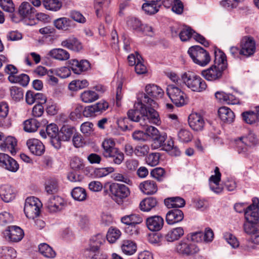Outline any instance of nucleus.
Listing matches in <instances>:
<instances>
[{
    "label": "nucleus",
    "instance_id": "f257e3e1",
    "mask_svg": "<svg viewBox=\"0 0 259 259\" xmlns=\"http://www.w3.org/2000/svg\"><path fill=\"white\" fill-rule=\"evenodd\" d=\"M227 68L226 55L220 50H215L213 64L209 68L203 70L201 75L208 81H219L222 78L223 72Z\"/></svg>",
    "mask_w": 259,
    "mask_h": 259
},
{
    "label": "nucleus",
    "instance_id": "f03ea898",
    "mask_svg": "<svg viewBox=\"0 0 259 259\" xmlns=\"http://www.w3.org/2000/svg\"><path fill=\"white\" fill-rule=\"evenodd\" d=\"M163 90L155 84H148L145 87V93H140L137 95V100L143 104L157 107L156 100L161 98L163 95Z\"/></svg>",
    "mask_w": 259,
    "mask_h": 259
},
{
    "label": "nucleus",
    "instance_id": "7ed1b4c3",
    "mask_svg": "<svg viewBox=\"0 0 259 259\" xmlns=\"http://www.w3.org/2000/svg\"><path fill=\"white\" fill-rule=\"evenodd\" d=\"M181 78L183 83L193 92H202L207 88L205 81L192 72H185Z\"/></svg>",
    "mask_w": 259,
    "mask_h": 259
},
{
    "label": "nucleus",
    "instance_id": "20e7f679",
    "mask_svg": "<svg viewBox=\"0 0 259 259\" xmlns=\"http://www.w3.org/2000/svg\"><path fill=\"white\" fill-rule=\"evenodd\" d=\"M188 53L193 61L201 66H205L210 61L209 53L199 46L190 47Z\"/></svg>",
    "mask_w": 259,
    "mask_h": 259
},
{
    "label": "nucleus",
    "instance_id": "39448f33",
    "mask_svg": "<svg viewBox=\"0 0 259 259\" xmlns=\"http://www.w3.org/2000/svg\"><path fill=\"white\" fill-rule=\"evenodd\" d=\"M199 250V247L187 237L178 242L175 247L176 252L183 256L193 255L198 253Z\"/></svg>",
    "mask_w": 259,
    "mask_h": 259
},
{
    "label": "nucleus",
    "instance_id": "423d86ee",
    "mask_svg": "<svg viewBox=\"0 0 259 259\" xmlns=\"http://www.w3.org/2000/svg\"><path fill=\"white\" fill-rule=\"evenodd\" d=\"M41 206L42 204L37 198L34 196L27 198L24 207L26 216L29 219H34L39 215Z\"/></svg>",
    "mask_w": 259,
    "mask_h": 259
},
{
    "label": "nucleus",
    "instance_id": "0eeeda50",
    "mask_svg": "<svg viewBox=\"0 0 259 259\" xmlns=\"http://www.w3.org/2000/svg\"><path fill=\"white\" fill-rule=\"evenodd\" d=\"M166 94L171 102L177 107H181L186 104V95L175 84H169L166 88Z\"/></svg>",
    "mask_w": 259,
    "mask_h": 259
},
{
    "label": "nucleus",
    "instance_id": "6e6552de",
    "mask_svg": "<svg viewBox=\"0 0 259 259\" xmlns=\"http://www.w3.org/2000/svg\"><path fill=\"white\" fill-rule=\"evenodd\" d=\"M237 151L239 153H245L247 147L254 146L257 144L258 140L255 135L250 132L246 137H241L235 140Z\"/></svg>",
    "mask_w": 259,
    "mask_h": 259
},
{
    "label": "nucleus",
    "instance_id": "1a4fd4ad",
    "mask_svg": "<svg viewBox=\"0 0 259 259\" xmlns=\"http://www.w3.org/2000/svg\"><path fill=\"white\" fill-rule=\"evenodd\" d=\"M171 0H149L142 5V9L145 14L152 15L157 13L162 5L169 8L171 5Z\"/></svg>",
    "mask_w": 259,
    "mask_h": 259
},
{
    "label": "nucleus",
    "instance_id": "9d476101",
    "mask_svg": "<svg viewBox=\"0 0 259 259\" xmlns=\"http://www.w3.org/2000/svg\"><path fill=\"white\" fill-rule=\"evenodd\" d=\"M109 191L111 197L116 201L127 198L131 193L128 187L124 184L116 183L110 185Z\"/></svg>",
    "mask_w": 259,
    "mask_h": 259
},
{
    "label": "nucleus",
    "instance_id": "9b49d317",
    "mask_svg": "<svg viewBox=\"0 0 259 259\" xmlns=\"http://www.w3.org/2000/svg\"><path fill=\"white\" fill-rule=\"evenodd\" d=\"M145 106L143 102L137 100V102L134 105V109H130L127 112L128 118L133 121L143 123L144 115L147 113Z\"/></svg>",
    "mask_w": 259,
    "mask_h": 259
},
{
    "label": "nucleus",
    "instance_id": "f8f14e48",
    "mask_svg": "<svg viewBox=\"0 0 259 259\" xmlns=\"http://www.w3.org/2000/svg\"><path fill=\"white\" fill-rule=\"evenodd\" d=\"M108 107V102L104 100L100 101L94 105L84 108L83 115L87 117L96 116L106 111Z\"/></svg>",
    "mask_w": 259,
    "mask_h": 259
},
{
    "label": "nucleus",
    "instance_id": "ddd939ff",
    "mask_svg": "<svg viewBox=\"0 0 259 259\" xmlns=\"http://www.w3.org/2000/svg\"><path fill=\"white\" fill-rule=\"evenodd\" d=\"M259 200L257 198L252 199V204L248 206L245 211L246 221L255 222L259 225Z\"/></svg>",
    "mask_w": 259,
    "mask_h": 259
},
{
    "label": "nucleus",
    "instance_id": "4468645a",
    "mask_svg": "<svg viewBox=\"0 0 259 259\" xmlns=\"http://www.w3.org/2000/svg\"><path fill=\"white\" fill-rule=\"evenodd\" d=\"M47 135L50 138V143L52 146L58 150L62 147V143L59 140L58 135L59 131L57 125L55 123L48 125L46 128Z\"/></svg>",
    "mask_w": 259,
    "mask_h": 259
},
{
    "label": "nucleus",
    "instance_id": "2eb2a0df",
    "mask_svg": "<svg viewBox=\"0 0 259 259\" xmlns=\"http://www.w3.org/2000/svg\"><path fill=\"white\" fill-rule=\"evenodd\" d=\"M0 166L12 172H16L19 167L17 162L9 155L0 153Z\"/></svg>",
    "mask_w": 259,
    "mask_h": 259
},
{
    "label": "nucleus",
    "instance_id": "dca6fc26",
    "mask_svg": "<svg viewBox=\"0 0 259 259\" xmlns=\"http://www.w3.org/2000/svg\"><path fill=\"white\" fill-rule=\"evenodd\" d=\"M4 235L7 239L14 242L21 241L24 237L22 229L16 226H11L8 227L5 231Z\"/></svg>",
    "mask_w": 259,
    "mask_h": 259
},
{
    "label": "nucleus",
    "instance_id": "f3484780",
    "mask_svg": "<svg viewBox=\"0 0 259 259\" xmlns=\"http://www.w3.org/2000/svg\"><path fill=\"white\" fill-rule=\"evenodd\" d=\"M240 47L241 55L250 57L255 52V42L252 37H244L241 41Z\"/></svg>",
    "mask_w": 259,
    "mask_h": 259
},
{
    "label": "nucleus",
    "instance_id": "a211bd4d",
    "mask_svg": "<svg viewBox=\"0 0 259 259\" xmlns=\"http://www.w3.org/2000/svg\"><path fill=\"white\" fill-rule=\"evenodd\" d=\"M46 207L51 212H56L62 209L64 201L59 196H51L46 204Z\"/></svg>",
    "mask_w": 259,
    "mask_h": 259
},
{
    "label": "nucleus",
    "instance_id": "6ab92c4d",
    "mask_svg": "<svg viewBox=\"0 0 259 259\" xmlns=\"http://www.w3.org/2000/svg\"><path fill=\"white\" fill-rule=\"evenodd\" d=\"M190 127L195 131H200L203 129L205 122L203 117L197 113H191L188 117Z\"/></svg>",
    "mask_w": 259,
    "mask_h": 259
},
{
    "label": "nucleus",
    "instance_id": "aec40b11",
    "mask_svg": "<svg viewBox=\"0 0 259 259\" xmlns=\"http://www.w3.org/2000/svg\"><path fill=\"white\" fill-rule=\"evenodd\" d=\"M26 145L30 152L35 155L41 156L45 151L44 145L38 139H29L27 141Z\"/></svg>",
    "mask_w": 259,
    "mask_h": 259
},
{
    "label": "nucleus",
    "instance_id": "412c9836",
    "mask_svg": "<svg viewBox=\"0 0 259 259\" xmlns=\"http://www.w3.org/2000/svg\"><path fill=\"white\" fill-rule=\"evenodd\" d=\"M152 106L146 104L145 108L146 110V114L144 115L143 122L147 121L149 123H152L156 125L160 124L161 121L160 120L158 113L156 111L155 108Z\"/></svg>",
    "mask_w": 259,
    "mask_h": 259
},
{
    "label": "nucleus",
    "instance_id": "4be33fe9",
    "mask_svg": "<svg viewBox=\"0 0 259 259\" xmlns=\"http://www.w3.org/2000/svg\"><path fill=\"white\" fill-rule=\"evenodd\" d=\"M105 242L104 235L100 233L94 235L90 239L88 247L85 249V251L96 252L99 249L101 245Z\"/></svg>",
    "mask_w": 259,
    "mask_h": 259
},
{
    "label": "nucleus",
    "instance_id": "5701e85b",
    "mask_svg": "<svg viewBox=\"0 0 259 259\" xmlns=\"http://www.w3.org/2000/svg\"><path fill=\"white\" fill-rule=\"evenodd\" d=\"M16 191L14 188L9 185H3L0 186V197L5 202L13 200L16 196Z\"/></svg>",
    "mask_w": 259,
    "mask_h": 259
},
{
    "label": "nucleus",
    "instance_id": "b1692460",
    "mask_svg": "<svg viewBox=\"0 0 259 259\" xmlns=\"http://www.w3.org/2000/svg\"><path fill=\"white\" fill-rule=\"evenodd\" d=\"M69 64L71 70L77 74L88 70L90 67L89 62L86 60L78 61L76 59H72L69 61Z\"/></svg>",
    "mask_w": 259,
    "mask_h": 259
},
{
    "label": "nucleus",
    "instance_id": "393cba45",
    "mask_svg": "<svg viewBox=\"0 0 259 259\" xmlns=\"http://www.w3.org/2000/svg\"><path fill=\"white\" fill-rule=\"evenodd\" d=\"M54 26L59 30L68 31L75 27L72 20L67 17H60L53 21Z\"/></svg>",
    "mask_w": 259,
    "mask_h": 259
},
{
    "label": "nucleus",
    "instance_id": "a878e982",
    "mask_svg": "<svg viewBox=\"0 0 259 259\" xmlns=\"http://www.w3.org/2000/svg\"><path fill=\"white\" fill-rule=\"evenodd\" d=\"M35 9L30 3L23 2L18 9V14L21 19H31L35 15Z\"/></svg>",
    "mask_w": 259,
    "mask_h": 259
},
{
    "label": "nucleus",
    "instance_id": "bb28decb",
    "mask_svg": "<svg viewBox=\"0 0 259 259\" xmlns=\"http://www.w3.org/2000/svg\"><path fill=\"white\" fill-rule=\"evenodd\" d=\"M75 132L76 129L74 127L68 124L63 125L59 132V140L61 143L62 141H69Z\"/></svg>",
    "mask_w": 259,
    "mask_h": 259
},
{
    "label": "nucleus",
    "instance_id": "cd10ccee",
    "mask_svg": "<svg viewBox=\"0 0 259 259\" xmlns=\"http://www.w3.org/2000/svg\"><path fill=\"white\" fill-rule=\"evenodd\" d=\"M164 224L163 219L159 215L148 218L146 220L147 228L151 231H158L161 229Z\"/></svg>",
    "mask_w": 259,
    "mask_h": 259
},
{
    "label": "nucleus",
    "instance_id": "c85d7f7f",
    "mask_svg": "<svg viewBox=\"0 0 259 259\" xmlns=\"http://www.w3.org/2000/svg\"><path fill=\"white\" fill-rule=\"evenodd\" d=\"M17 145L16 139L14 137L8 136L5 138L4 144L0 148L5 152H10L11 155L14 156L17 153Z\"/></svg>",
    "mask_w": 259,
    "mask_h": 259
},
{
    "label": "nucleus",
    "instance_id": "c756f323",
    "mask_svg": "<svg viewBox=\"0 0 259 259\" xmlns=\"http://www.w3.org/2000/svg\"><path fill=\"white\" fill-rule=\"evenodd\" d=\"M184 218L183 211L179 209H174L169 210L166 215V222L169 225H173L180 222Z\"/></svg>",
    "mask_w": 259,
    "mask_h": 259
},
{
    "label": "nucleus",
    "instance_id": "7c9ffc66",
    "mask_svg": "<svg viewBox=\"0 0 259 259\" xmlns=\"http://www.w3.org/2000/svg\"><path fill=\"white\" fill-rule=\"evenodd\" d=\"M48 55L55 60L62 61H66L70 58L68 52L61 48L52 49L49 52Z\"/></svg>",
    "mask_w": 259,
    "mask_h": 259
},
{
    "label": "nucleus",
    "instance_id": "2f4dec72",
    "mask_svg": "<svg viewBox=\"0 0 259 259\" xmlns=\"http://www.w3.org/2000/svg\"><path fill=\"white\" fill-rule=\"evenodd\" d=\"M63 47L69 50L78 52L82 49V46L79 40L75 37H70L61 42Z\"/></svg>",
    "mask_w": 259,
    "mask_h": 259
},
{
    "label": "nucleus",
    "instance_id": "473e14b6",
    "mask_svg": "<svg viewBox=\"0 0 259 259\" xmlns=\"http://www.w3.org/2000/svg\"><path fill=\"white\" fill-rule=\"evenodd\" d=\"M219 116L223 122L230 123L235 118L234 112L228 107H222L218 110Z\"/></svg>",
    "mask_w": 259,
    "mask_h": 259
},
{
    "label": "nucleus",
    "instance_id": "72a5a7b5",
    "mask_svg": "<svg viewBox=\"0 0 259 259\" xmlns=\"http://www.w3.org/2000/svg\"><path fill=\"white\" fill-rule=\"evenodd\" d=\"M141 191L147 195H152L157 191V186L156 183L151 180H147L141 183L140 185Z\"/></svg>",
    "mask_w": 259,
    "mask_h": 259
},
{
    "label": "nucleus",
    "instance_id": "f704fd0d",
    "mask_svg": "<svg viewBox=\"0 0 259 259\" xmlns=\"http://www.w3.org/2000/svg\"><path fill=\"white\" fill-rule=\"evenodd\" d=\"M0 6L4 11L11 13L10 16L13 21L16 23L19 21L13 13L15 11V7L12 0H0Z\"/></svg>",
    "mask_w": 259,
    "mask_h": 259
},
{
    "label": "nucleus",
    "instance_id": "c9c22d12",
    "mask_svg": "<svg viewBox=\"0 0 259 259\" xmlns=\"http://www.w3.org/2000/svg\"><path fill=\"white\" fill-rule=\"evenodd\" d=\"M164 202L168 208L182 207L185 205V200L180 197L167 198L164 199Z\"/></svg>",
    "mask_w": 259,
    "mask_h": 259
},
{
    "label": "nucleus",
    "instance_id": "e433bc0d",
    "mask_svg": "<svg viewBox=\"0 0 259 259\" xmlns=\"http://www.w3.org/2000/svg\"><path fill=\"white\" fill-rule=\"evenodd\" d=\"M184 234L183 228L177 227L169 231L165 236V239L167 241L173 242L179 239Z\"/></svg>",
    "mask_w": 259,
    "mask_h": 259
},
{
    "label": "nucleus",
    "instance_id": "4c0bfd02",
    "mask_svg": "<svg viewBox=\"0 0 259 259\" xmlns=\"http://www.w3.org/2000/svg\"><path fill=\"white\" fill-rule=\"evenodd\" d=\"M102 146L103 149V154L104 157L117 149L115 147V141L111 138L105 139L102 142Z\"/></svg>",
    "mask_w": 259,
    "mask_h": 259
},
{
    "label": "nucleus",
    "instance_id": "58836bf2",
    "mask_svg": "<svg viewBox=\"0 0 259 259\" xmlns=\"http://www.w3.org/2000/svg\"><path fill=\"white\" fill-rule=\"evenodd\" d=\"M121 249L124 254L131 255L136 252L137 245L133 241L128 240H124L121 245Z\"/></svg>",
    "mask_w": 259,
    "mask_h": 259
},
{
    "label": "nucleus",
    "instance_id": "ea45409f",
    "mask_svg": "<svg viewBox=\"0 0 259 259\" xmlns=\"http://www.w3.org/2000/svg\"><path fill=\"white\" fill-rule=\"evenodd\" d=\"M38 250L44 257L49 258H53L56 256V252L47 243H41L38 246Z\"/></svg>",
    "mask_w": 259,
    "mask_h": 259
},
{
    "label": "nucleus",
    "instance_id": "a19ab883",
    "mask_svg": "<svg viewBox=\"0 0 259 259\" xmlns=\"http://www.w3.org/2000/svg\"><path fill=\"white\" fill-rule=\"evenodd\" d=\"M157 201L153 197H150L144 199L140 204V208L144 211H148L152 208L156 206Z\"/></svg>",
    "mask_w": 259,
    "mask_h": 259
},
{
    "label": "nucleus",
    "instance_id": "79ce46f5",
    "mask_svg": "<svg viewBox=\"0 0 259 259\" xmlns=\"http://www.w3.org/2000/svg\"><path fill=\"white\" fill-rule=\"evenodd\" d=\"M105 157L111 158L113 163L117 165L120 164L124 159L123 153L118 148L112 153L108 154V155L105 156Z\"/></svg>",
    "mask_w": 259,
    "mask_h": 259
},
{
    "label": "nucleus",
    "instance_id": "37998d69",
    "mask_svg": "<svg viewBox=\"0 0 259 259\" xmlns=\"http://www.w3.org/2000/svg\"><path fill=\"white\" fill-rule=\"evenodd\" d=\"M40 123L35 119L31 118L24 122V130L28 133H33L37 131Z\"/></svg>",
    "mask_w": 259,
    "mask_h": 259
},
{
    "label": "nucleus",
    "instance_id": "c03bdc74",
    "mask_svg": "<svg viewBox=\"0 0 259 259\" xmlns=\"http://www.w3.org/2000/svg\"><path fill=\"white\" fill-rule=\"evenodd\" d=\"M71 194L74 200L78 201L85 200L87 196L85 190L80 187H76L73 188Z\"/></svg>",
    "mask_w": 259,
    "mask_h": 259
},
{
    "label": "nucleus",
    "instance_id": "a18cd8bd",
    "mask_svg": "<svg viewBox=\"0 0 259 259\" xmlns=\"http://www.w3.org/2000/svg\"><path fill=\"white\" fill-rule=\"evenodd\" d=\"M9 80L12 83H18L23 87L26 86L29 81V77L26 74H21L19 75L9 76Z\"/></svg>",
    "mask_w": 259,
    "mask_h": 259
},
{
    "label": "nucleus",
    "instance_id": "49530a36",
    "mask_svg": "<svg viewBox=\"0 0 259 259\" xmlns=\"http://www.w3.org/2000/svg\"><path fill=\"white\" fill-rule=\"evenodd\" d=\"M16 257V251L12 247L8 246H0V258L7 259L8 257Z\"/></svg>",
    "mask_w": 259,
    "mask_h": 259
},
{
    "label": "nucleus",
    "instance_id": "de8ad7c7",
    "mask_svg": "<svg viewBox=\"0 0 259 259\" xmlns=\"http://www.w3.org/2000/svg\"><path fill=\"white\" fill-rule=\"evenodd\" d=\"M127 25L133 31L139 33L142 31V23L139 19L131 17L127 20Z\"/></svg>",
    "mask_w": 259,
    "mask_h": 259
},
{
    "label": "nucleus",
    "instance_id": "09e8293b",
    "mask_svg": "<svg viewBox=\"0 0 259 259\" xmlns=\"http://www.w3.org/2000/svg\"><path fill=\"white\" fill-rule=\"evenodd\" d=\"M80 98L82 102L84 103L93 102L99 98L98 94L93 91H85L80 95Z\"/></svg>",
    "mask_w": 259,
    "mask_h": 259
},
{
    "label": "nucleus",
    "instance_id": "8fccbe9b",
    "mask_svg": "<svg viewBox=\"0 0 259 259\" xmlns=\"http://www.w3.org/2000/svg\"><path fill=\"white\" fill-rule=\"evenodd\" d=\"M43 5L48 10L57 11L62 7L60 0H43Z\"/></svg>",
    "mask_w": 259,
    "mask_h": 259
},
{
    "label": "nucleus",
    "instance_id": "3c124183",
    "mask_svg": "<svg viewBox=\"0 0 259 259\" xmlns=\"http://www.w3.org/2000/svg\"><path fill=\"white\" fill-rule=\"evenodd\" d=\"M89 84L88 81L85 79L74 80L69 83L68 88L71 91H76L87 87Z\"/></svg>",
    "mask_w": 259,
    "mask_h": 259
},
{
    "label": "nucleus",
    "instance_id": "603ef678",
    "mask_svg": "<svg viewBox=\"0 0 259 259\" xmlns=\"http://www.w3.org/2000/svg\"><path fill=\"white\" fill-rule=\"evenodd\" d=\"M166 138L167 136L165 133L157 134L156 136L153 137V142L151 145L152 149H155L163 147Z\"/></svg>",
    "mask_w": 259,
    "mask_h": 259
},
{
    "label": "nucleus",
    "instance_id": "864d4df0",
    "mask_svg": "<svg viewBox=\"0 0 259 259\" xmlns=\"http://www.w3.org/2000/svg\"><path fill=\"white\" fill-rule=\"evenodd\" d=\"M178 138L182 143H188L192 140L193 135L189 131L181 129L178 133Z\"/></svg>",
    "mask_w": 259,
    "mask_h": 259
},
{
    "label": "nucleus",
    "instance_id": "5fc2aeb1",
    "mask_svg": "<svg viewBox=\"0 0 259 259\" xmlns=\"http://www.w3.org/2000/svg\"><path fill=\"white\" fill-rule=\"evenodd\" d=\"M257 227H259L258 223L246 221L244 224V230L246 233L249 235H255L258 229Z\"/></svg>",
    "mask_w": 259,
    "mask_h": 259
},
{
    "label": "nucleus",
    "instance_id": "6e6d98bb",
    "mask_svg": "<svg viewBox=\"0 0 259 259\" xmlns=\"http://www.w3.org/2000/svg\"><path fill=\"white\" fill-rule=\"evenodd\" d=\"M121 232L116 228H110L106 235L107 240L111 243H114L120 236Z\"/></svg>",
    "mask_w": 259,
    "mask_h": 259
},
{
    "label": "nucleus",
    "instance_id": "4d7b16f0",
    "mask_svg": "<svg viewBox=\"0 0 259 259\" xmlns=\"http://www.w3.org/2000/svg\"><path fill=\"white\" fill-rule=\"evenodd\" d=\"M150 148L148 145H137L134 149V153L138 157H144L149 152Z\"/></svg>",
    "mask_w": 259,
    "mask_h": 259
},
{
    "label": "nucleus",
    "instance_id": "13d9d810",
    "mask_svg": "<svg viewBox=\"0 0 259 259\" xmlns=\"http://www.w3.org/2000/svg\"><path fill=\"white\" fill-rule=\"evenodd\" d=\"M11 96L12 99L16 101H19L23 98V92L21 88L17 87H12L10 89Z\"/></svg>",
    "mask_w": 259,
    "mask_h": 259
},
{
    "label": "nucleus",
    "instance_id": "bf43d9fd",
    "mask_svg": "<svg viewBox=\"0 0 259 259\" xmlns=\"http://www.w3.org/2000/svg\"><path fill=\"white\" fill-rule=\"evenodd\" d=\"M45 189L49 194L56 192L58 190V184L56 180L53 179L48 180L46 182Z\"/></svg>",
    "mask_w": 259,
    "mask_h": 259
},
{
    "label": "nucleus",
    "instance_id": "052dcab7",
    "mask_svg": "<svg viewBox=\"0 0 259 259\" xmlns=\"http://www.w3.org/2000/svg\"><path fill=\"white\" fill-rule=\"evenodd\" d=\"M159 158L160 154L159 153H152L146 157L145 160L148 165L154 166L158 164Z\"/></svg>",
    "mask_w": 259,
    "mask_h": 259
},
{
    "label": "nucleus",
    "instance_id": "680f3d73",
    "mask_svg": "<svg viewBox=\"0 0 259 259\" xmlns=\"http://www.w3.org/2000/svg\"><path fill=\"white\" fill-rule=\"evenodd\" d=\"M71 167L75 170H79L84 168L83 160L78 157H73L70 163Z\"/></svg>",
    "mask_w": 259,
    "mask_h": 259
},
{
    "label": "nucleus",
    "instance_id": "e2e57ef3",
    "mask_svg": "<svg viewBox=\"0 0 259 259\" xmlns=\"http://www.w3.org/2000/svg\"><path fill=\"white\" fill-rule=\"evenodd\" d=\"M243 120L248 124H253L257 121L256 117L254 115V111H246L242 113Z\"/></svg>",
    "mask_w": 259,
    "mask_h": 259
},
{
    "label": "nucleus",
    "instance_id": "0e129e2a",
    "mask_svg": "<svg viewBox=\"0 0 259 259\" xmlns=\"http://www.w3.org/2000/svg\"><path fill=\"white\" fill-rule=\"evenodd\" d=\"M193 31H194L189 27L184 28L179 33V37L181 40L183 41H186L191 37H193Z\"/></svg>",
    "mask_w": 259,
    "mask_h": 259
},
{
    "label": "nucleus",
    "instance_id": "69168bd1",
    "mask_svg": "<svg viewBox=\"0 0 259 259\" xmlns=\"http://www.w3.org/2000/svg\"><path fill=\"white\" fill-rule=\"evenodd\" d=\"M143 59L140 55L137 56V63L135 67V71L137 74H142L147 72V68L142 63Z\"/></svg>",
    "mask_w": 259,
    "mask_h": 259
},
{
    "label": "nucleus",
    "instance_id": "338daca9",
    "mask_svg": "<svg viewBox=\"0 0 259 259\" xmlns=\"http://www.w3.org/2000/svg\"><path fill=\"white\" fill-rule=\"evenodd\" d=\"M151 176L158 181H162L165 177V170L163 168L156 167L151 170Z\"/></svg>",
    "mask_w": 259,
    "mask_h": 259
},
{
    "label": "nucleus",
    "instance_id": "774afa93",
    "mask_svg": "<svg viewBox=\"0 0 259 259\" xmlns=\"http://www.w3.org/2000/svg\"><path fill=\"white\" fill-rule=\"evenodd\" d=\"M69 17L74 21L78 23H84L86 21L85 17L80 12L77 11H71L69 13Z\"/></svg>",
    "mask_w": 259,
    "mask_h": 259
}]
</instances>
